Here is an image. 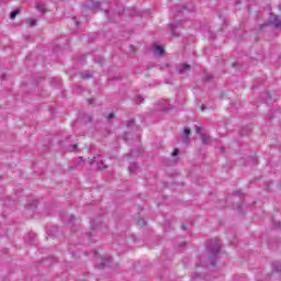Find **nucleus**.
I'll list each match as a JSON object with an SVG mask.
<instances>
[{
	"instance_id": "1",
	"label": "nucleus",
	"mask_w": 281,
	"mask_h": 281,
	"mask_svg": "<svg viewBox=\"0 0 281 281\" xmlns=\"http://www.w3.org/2000/svg\"><path fill=\"white\" fill-rule=\"evenodd\" d=\"M211 267H216V257L221 254V244L212 239L206 248Z\"/></svg>"
},
{
	"instance_id": "2",
	"label": "nucleus",
	"mask_w": 281,
	"mask_h": 281,
	"mask_svg": "<svg viewBox=\"0 0 281 281\" xmlns=\"http://www.w3.org/2000/svg\"><path fill=\"white\" fill-rule=\"evenodd\" d=\"M272 20H270V25H273L276 30H281V20L280 16L271 13Z\"/></svg>"
},
{
	"instance_id": "3",
	"label": "nucleus",
	"mask_w": 281,
	"mask_h": 281,
	"mask_svg": "<svg viewBox=\"0 0 281 281\" xmlns=\"http://www.w3.org/2000/svg\"><path fill=\"white\" fill-rule=\"evenodd\" d=\"M190 69H192V66H190L189 64H182L181 67L178 68V74L183 76V74H188V71H190Z\"/></svg>"
},
{
	"instance_id": "4",
	"label": "nucleus",
	"mask_w": 281,
	"mask_h": 281,
	"mask_svg": "<svg viewBox=\"0 0 281 281\" xmlns=\"http://www.w3.org/2000/svg\"><path fill=\"white\" fill-rule=\"evenodd\" d=\"M24 241L29 243L30 245H34V243H36V235L30 233L27 235L24 236Z\"/></svg>"
},
{
	"instance_id": "5",
	"label": "nucleus",
	"mask_w": 281,
	"mask_h": 281,
	"mask_svg": "<svg viewBox=\"0 0 281 281\" xmlns=\"http://www.w3.org/2000/svg\"><path fill=\"white\" fill-rule=\"evenodd\" d=\"M112 262H113V258H111V257H109L106 259L102 258L101 263H100V268L104 269V267H111Z\"/></svg>"
},
{
	"instance_id": "6",
	"label": "nucleus",
	"mask_w": 281,
	"mask_h": 281,
	"mask_svg": "<svg viewBox=\"0 0 281 281\" xmlns=\"http://www.w3.org/2000/svg\"><path fill=\"white\" fill-rule=\"evenodd\" d=\"M183 133L182 142L183 144H188V142H190V128H184Z\"/></svg>"
},
{
	"instance_id": "7",
	"label": "nucleus",
	"mask_w": 281,
	"mask_h": 281,
	"mask_svg": "<svg viewBox=\"0 0 281 281\" xmlns=\"http://www.w3.org/2000/svg\"><path fill=\"white\" fill-rule=\"evenodd\" d=\"M201 140L204 146H207L212 142V138L207 134H201Z\"/></svg>"
},
{
	"instance_id": "8",
	"label": "nucleus",
	"mask_w": 281,
	"mask_h": 281,
	"mask_svg": "<svg viewBox=\"0 0 281 281\" xmlns=\"http://www.w3.org/2000/svg\"><path fill=\"white\" fill-rule=\"evenodd\" d=\"M154 54H156V56H161L164 54V47L155 44L154 45Z\"/></svg>"
},
{
	"instance_id": "9",
	"label": "nucleus",
	"mask_w": 281,
	"mask_h": 281,
	"mask_svg": "<svg viewBox=\"0 0 281 281\" xmlns=\"http://www.w3.org/2000/svg\"><path fill=\"white\" fill-rule=\"evenodd\" d=\"M100 2H92L90 5H88L89 10H92V12H95L100 8Z\"/></svg>"
},
{
	"instance_id": "10",
	"label": "nucleus",
	"mask_w": 281,
	"mask_h": 281,
	"mask_svg": "<svg viewBox=\"0 0 281 281\" xmlns=\"http://www.w3.org/2000/svg\"><path fill=\"white\" fill-rule=\"evenodd\" d=\"M272 269H273V271H276L277 273H281V262L276 261V262L272 265Z\"/></svg>"
},
{
	"instance_id": "11",
	"label": "nucleus",
	"mask_w": 281,
	"mask_h": 281,
	"mask_svg": "<svg viewBox=\"0 0 281 281\" xmlns=\"http://www.w3.org/2000/svg\"><path fill=\"white\" fill-rule=\"evenodd\" d=\"M179 23H173L170 25V30H171V36H179L175 33V31L177 30V27H179Z\"/></svg>"
},
{
	"instance_id": "12",
	"label": "nucleus",
	"mask_w": 281,
	"mask_h": 281,
	"mask_svg": "<svg viewBox=\"0 0 281 281\" xmlns=\"http://www.w3.org/2000/svg\"><path fill=\"white\" fill-rule=\"evenodd\" d=\"M20 13H21V9H15V10H13V11L10 13V19H11V20L16 19V14H20Z\"/></svg>"
},
{
	"instance_id": "13",
	"label": "nucleus",
	"mask_w": 281,
	"mask_h": 281,
	"mask_svg": "<svg viewBox=\"0 0 281 281\" xmlns=\"http://www.w3.org/2000/svg\"><path fill=\"white\" fill-rule=\"evenodd\" d=\"M137 168H138L137 162H132L130 164L128 170L130 172H136Z\"/></svg>"
},
{
	"instance_id": "14",
	"label": "nucleus",
	"mask_w": 281,
	"mask_h": 281,
	"mask_svg": "<svg viewBox=\"0 0 281 281\" xmlns=\"http://www.w3.org/2000/svg\"><path fill=\"white\" fill-rule=\"evenodd\" d=\"M38 201H33L31 205H26V210H36Z\"/></svg>"
},
{
	"instance_id": "15",
	"label": "nucleus",
	"mask_w": 281,
	"mask_h": 281,
	"mask_svg": "<svg viewBox=\"0 0 281 281\" xmlns=\"http://www.w3.org/2000/svg\"><path fill=\"white\" fill-rule=\"evenodd\" d=\"M36 10H38V12H42V14H43V13H45V5H43L41 3H37L36 4Z\"/></svg>"
},
{
	"instance_id": "16",
	"label": "nucleus",
	"mask_w": 281,
	"mask_h": 281,
	"mask_svg": "<svg viewBox=\"0 0 281 281\" xmlns=\"http://www.w3.org/2000/svg\"><path fill=\"white\" fill-rule=\"evenodd\" d=\"M26 23L30 24V27H34V25H36V20H34V19H29V20H26Z\"/></svg>"
},
{
	"instance_id": "17",
	"label": "nucleus",
	"mask_w": 281,
	"mask_h": 281,
	"mask_svg": "<svg viewBox=\"0 0 281 281\" xmlns=\"http://www.w3.org/2000/svg\"><path fill=\"white\" fill-rule=\"evenodd\" d=\"M135 102L136 104H142V102H144V98H142V95H137Z\"/></svg>"
},
{
	"instance_id": "18",
	"label": "nucleus",
	"mask_w": 281,
	"mask_h": 281,
	"mask_svg": "<svg viewBox=\"0 0 281 281\" xmlns=\"http://www.w3.org/2000/svg\"><path fill=\"white\" fill-rule=\"evenodd\" d=\"M97 168H98V170H105L106 166H104V164H102V162H98Z\"/></svg>"
},
{
	"instance_id": "19",
	"label": "nucleus",
	"mask_w": 281,
	"mask_h": 281,
	"mask_svg": "<svg viewBox=\"0 0 281 281\" xmlns=\"http://www.w3.org/2000/svg\"><path fill=\"white\" fill-rule=\"evenodd\" d=\"M132 126H135V120L127 121V128H132Z\"/></svg>"
},
{
	"instance_id": "20",
	"label": "nucleus",
	"mask_w": 281,
	"mask_h": 281,
	"mask_svg": "<svg viewBox=\"0 0 281 281\" xmlns=\"http://www.w3.org/2000/svg\"><path fill=\"white\" fill-rule=\"evenodd\" d=\"M171 155L173 157H178L179 156V148H175Z\"/></svg>"
},
{
	"instance_id": "21",
	"label": "nucleus",
	"mask_w": 281,
	"mask_h": 281,
	"mask_svg": "<svg viewBox=\"0 0 281 281\" xmlns=\"http://www.w3.org/2000/svg\"><path fill=\"white\" fill-rule=\"evenodd\" d=\"M115 117L114 113H111L110 115L106 116L108 122L113 120Z\"/></svg>"
},
{
	"instance_id": "22",
	"label": "nucleus",
	"mask_w": 281,
	"mask_h": 281,
	"mask_svg": "<svg viewBox=\"0 0 281 281\" xmlns=\"http://www.w3.org/2000/svg\"><path fill=\"white\" fill-rule=\"evenodd\" d=\"M202 131H203V127L201 126L195 127V133L201 134Z\"/></svg>"
},
{
	"instance_id": "23",
	"label": "nucleus",
	"mask_w": 281,
	"mask_h": 281,
	"mask_svg": "<svg viewBox=\"0 0 281 281\" xmlns=\"http://www.w3.org/2000/svg\"><path fill=\"white\" fill-rule=\"evenodd\" d=\"M78 148V145L77 144H72L70 145V150L74 151Z\"/></svg>"
},
{
	"instance_id": "24",
	"label": "nucleus",
	"mask_w": 281,
	"mask_h": 281,
	"mask_svg": "<svg viewBox=\"0 0 281 281\" xmlns=\"http://www.w3.org/2000/svg\"><path fill=\"white\" fill-rule=\"evenodd\" d=\"M81 78H83V80H87V79L91 78V76L87 75V74H83V75H81Z\"/></svg>"
},
{
	"instance_id": "25",
	"label": "nucleus",
	"mask_w": 281,
	"mask_h": 281,
	"mask_svg": "<svg viewBox=\"0 0 281 281\" xmlns=\"http://www.w3.org/2000/svg\"><path fill=\"white\" fill-rule=\"evenodd\" d=\"M138 223H139V225H146V220L139 218V220H138Z\"/></svg>"
},
{
	"instance_id": "26",
	"label": "nucleus",
	"mask_w": 281,
	"mask_h": 281,
	"mask_svg": "<svg viewBox=\"0 0 281 281\" xmlns=\"http://www.w3.org/2000/svg\"><path fill=\"white\" fill-rule=\"evenodd\" d=\"M128 135H131V134H130V133H125V134H124L123 139H124L125 142H128Z\"/></svg>"
},
{
	"instance_id": "27",
	"label": "nucleus",
	"mask_w": 281,
	"mask_h": 281,
	"mask_svg": "<svg viewBox=\"0 0 281 281\" xmlns=\"http://www.w3.org/2000/svg\"><path fill=\"white\" fill-rule=\"evenodd\" d=\"M76 221V217L74 215L69 216V223H74Z\"/></svg>"
},
{
	"instance_id": "28",
	"label": "nucleus",
	"mask_w": 281,
	"mask_h": 281,
	"mask_svg": "<svg viewBox=\"0 0 281 281\" xmlns=\"http://www.w3.org/2000/svg\"><path fill=\"white\" fill-rule=\"evenodd\" d=\"M158 111H168V108L167 106H161V108H158Z\"/></svg>"
},
{
	"instance_id": "29",
	"label": "nucleus",
	"mask_w": 281,
	"mask_h": 281,
	"mask_svg": "<svg viewBox=\"0 0 281 281\" xmlns=\"http://www.w3.org/2000/svg\"><path fill=\"white\" fill-rule=\"evenodd\" d=\"M274 227L278 229V228H280V222H276L274 223Z\"/></svg>"
},
{
	"instance_id": "30",
	"label": "nucleus",
	"mask_w": 281,
	"mask_h": 281,
	"mask_svg": "<svg viewBox=\"0 0 281 281\" xmlns=\"http://www.w3.org/2000/svg\"><path fill=\"white\" fill-rule=\"evenodd\" d=\"M88 102H89V104H93V102H95V100L94 99H88Z\"/></svg>"
},
{
	"instance_id": "31",
	"label": "nucleus",
	"mask_w": 281,
	"mask_h": 281,
	"mask_svg": "<svg viewBox=\"0 0 281 281\" xmlns=\"http://www.w3.org/2000/svg\"><path fill=\"white\" fill-rule=\"evenodd\" d=\"M252 164L258 165V159L257 158H252Z\"/></svg>"
},
{
	"instance_id": "32",
	"label": "nucleus",
	"mask_w": 281,
	"mask_h": 281,
	"mask_svg": "<svg viewBox=\"0 0 281 281\" xmlns=\"http://www.w3.org/2000/svg\"><path fill=\"white\" fill-rule=\"evenodd\" d=\"M181 229H183L184 232L188 229V226H186V225H182L181 226Z\"/></svg>"
},
{
	"instance_id": "33",
	"label": "nucleus",
	"mask_w": 281,
	"mask_h": 281,
	"mask_svg": "<svg viewBox=\"0 0 281 281\" xmlns=\"http://www.w3.org/2000/svg\"><path fill=\"white\" fill-rule=\"evenodd\" d=\"M207 108L205 105L201 106V111H205Z\"/></svg>"
},
{
	"instance_id": "34",
	"label": "nucleus",
	"mask_w": 281,
	"mask_h": 281,
	"mask_svg": "<svg viewBox=\"0 0 281 281\" xmlns=\"http://www.w3.org/2000/svg\"><path fill=\"white\" fill-rule=\"evenodd\" d=\"M76 25H77V27H80V22L76 21Z\"/></svg>"
},
{
	"instance_id": "35",
	"label": "nucleus",
	"mask_w": 281,
	"mask_h": 281,
	"mask_svg": "<svg viewBox=\"0 0 281 281\" xmlns=\"http://www.w3.org/2000/svg\"><path fill=\"white\" fill-rule=\"evenodd\" d=\"M192 279H194V278H199V274H193L192 277H191Z\"/></svg>"
},
{
	"instance_id": "36",
	"label": "nucleus",
	"mask_w": 281,
	"mask_h": 281,
	"mask_svg": "<svg viewBox=\"0 0 281 281\" xmlns=\"http://www.w3.org/2000/svg\"><path fill=\"white\" fill-rule=\"evenodd\" d=\"M100 157H101L100 155H98L97 157H94V161L98 160V159H100Z\"/></svg>"
},
{
	"instance_id": "37",
	"label": "nucleus",
	"mask_w": 281,
	"mask_h": 281,
	"mask_svg": "<svg viewBox=\"0 0 281 281\" xmlns=\"http://www.w3.org/2000/svg\"><path fill=\"white\" fill-rule=\"evenodd\" d=\"M132 52H135V46L131 45Z\"/></svg>"
},
{
	"instance_id": "38",
	"label": "nucleus",
	"mask_w": 281,
	"mask_h": 281,
	"mask_svg": "<svg viewBox=\"0 0 281 281\" xmlns=\"http://www.w3.org/2000/svg\"><path fill=\"white\" fill-rule=\"evenodd\" d=\"M221 153H225V148L224 147H221Z\"/></svg>"
},
{
	"instance_id": "39",
	"label": "nucleus",
	"mask_w": 281,
	"mask_h": 281,
	"mask_svg": "<svg viewBox=\"0 0 281 281\" xmlns=\"http://www.w3.org/2000/svg\"><path fill=\"white\" fill-rule=\"evenodd\" d=\"M105 14H106V16H109V10H105Z\"/></svg>"
},
{
	"instance_id": "40",
	"label": "nucleus",
	"mask_w": 281,
	"mask_h": 281,
	"mask_svg": "<svg viewBox=\"0 0 281 281\" xmlns=\"http://www.w3.org/2000/svg\"><path fill=\"white\" fill-rule=\"evenodd\" d=\"M1 78H2V80H5V75H2V77H1Z\"/></svg>"
},
{
	"instance_id": "41",
	"label": "nucleus",
	"mask_w": 281,
	"mask_h": 281,
	"mask_svg": "<svg viewBox=\"0 0 281 281\" xmlns=\"http://www.w3.org/2000/svg\"><path fill=\"white\" fill-rule=\"evenodd\" d=\"M212 79V77H207V78H205L204 80H211Z\"/></svg>"
},
{
	"instance_id": "42",
	"label": "nucleus",
	"mask_w": 281,
	"mask_h": 281,
	"mask_svg": "<svg viewBox=\"0 0 281 281\" xmlns=\"http://www.w3.org/2000/svg\"><path fill=\"white\" fill-rule=\"evenodd\" d=\"M237 210L240 211V205L237 206Z\"/></svg>"
},
{
	"instance_id": "43",
	"label": "nucleus",
	"mask_w": 281,
	"mask_h": 281,
	"mask_svg": "<svg viewBox=\"0 0 281 281\" xmlns=\"http://www.w3.org/2000/svg\"><path fill=\"white\" fill-rule=\"evenodd\" d=\"M267 24L261 25V29L265 27Z\"/></svg>"
},
{
	"instance_id": "44",
	"label": "nucleus",
	"mask_w": 281,
	"mask_h": 281,
	"mask_svg": "<svg viewBox=\"0 0 281 281\" xmlns=\"http://www.w3.org/2000/svg\"><path fill=\"white\" fill-rule=\"evenodd\" d=\"M88 236L90 237V236H91V233H88Z\"/></svg>"
},
{
	"instance_id": "45",
	"label": "nucleus",
	"mask_w": 281,
	"mask_h": 281,
	"mask_svg": "<svg viewBox=\"0 0 281 281\" xmlns=\"http://www.w3.org/2000/svg\"><path fill=\"white\" fill-rule=\"evenodd\" d=\"M74 19V21H76V16L75 18H72Z\"/></svg>"
}]
</instances>
